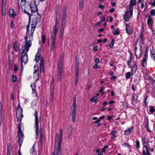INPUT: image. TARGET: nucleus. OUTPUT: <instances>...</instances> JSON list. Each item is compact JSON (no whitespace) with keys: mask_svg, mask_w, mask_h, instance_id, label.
<instances>
[{"mask_svg":"<svg viewBox=\"0 0 155 155\" xmlns=\"http://www.w3.org/2000/svg\"><path fill=\"white\" fill-rule=\"evenodd\" d=\"M54 89L53 88L52 89L51 88V98H50V100L52 102L54 100Z\"/></svg>","mask_w":155,"mask_h":155,"instance_id":"obj_25","label":"nucleus"},{"mask_svg":"<svg viewBox=\"0 0 155 155\" xmlns=\"http://www.w3.org/2000/svg\"><path fill=\"white\" fill-rule=\"evenodd\" d=\"M51 155H61V150L54 149V151L52 152Z\"/></svg>","mask_w":155,"mask_h":155,"instance_id":"obj_22","label":"nucleus"},{"mask_svg":"<svg viewBox=\"0 0 155 155\" xmlns=\"http://www.w3.org/2000/svg\"><path fill=\"white\" fill-rule=\"evenodd\" d=\"M5 4L6 0H2V8H4L6 7Z\"/></svg>","mask_w":155,"mask_h":155,"instance_id":"obj_46","label":"nucleus"},{"mask_svg":"<svg viewBox=\"0 0 155 155\" xmlns=\"http://www.w3.org/2000/svg\"><path fill=\"white\" fill-rule=\"evenodd\" d=\"M36 2H37V0H34V1H31L30 4V6L31 8V12L32 13H33L36 11L37 9L35 4Z\"/></svg>","mask_w":155,"mask_h":155,"instance_id":"obj_9","label":"nucleus"},{"mask_svg":"<svg viewBox=\"0 0 155 155\" xmlns=\"http://www.w3.org/2000/svg\"><path fill=\"white\" fill-rule=\"evenodd\" d=\"M34 75L35 76L34 77V78L35 79L36 81H37L39 78L38 72V70L35 71L34 72Z\"/></svg>","mask_w":155,"mask_h":155,"instance_id":"obj_26","label":"nucleus"},{"mask_svg":"<svg viewBox=\"0 0 155 155\" xmlns=\"http://www.w3.org/2000/svg\"><path fill=\"white\" fill-rule=\"evenodd\" d=\"M28 28L27 26V32H26V35L24 39L25 41V43L22 45L21 48L20 50V53H27L28 52L31 46L32 43L30 41H27L28 38V34H29V32L28 31Z\"/></svg>","mask_w":155,"mask_h":155,"instance_id":"obj_2","label":"nucleus"},{"mask_svg":"<svg viewBox=\"0 0 155 155\" xmlns=\"http://www.w3.org/2000/svg\"><path fill=\"white\" fill-rule=\"evenodd\" d=\"M97 99L98 98L97 97L95 96L91 98V101L92 102H95V103H96Z\"/></svg>","mask_w":155,"mask_h":155,"instance_id":"obj_40","label":"nucleus"},{"mask_svg":"<svg viewBox=\"0 0 155 155\" xmlns=\"http://www.w3.org/2000/svg\"><path fill=\"white\" fill-rule=\"evenodd\" d=\"M63 58V56H61L58 63L57 81L58 82H60L61 81L62 78V67Z\"/></svg>","mask_w":155,"mask_h":155,"instance_id":"obj_4","label":"nucleus"},{"mask_svg":"<svg viewBox=\"0 0 155 155\" xmlns=\"http://www.w3.org/2000/svg\"><path fill=\"white\" fill-rule=\"evenodd\" d=\"M115 41V40L114 39H112V40L111 43L109 44V46L110 48H112L113 47Z\"/></svg>","mask_w":155,"mask_h":155,"instance_id":"obj_39","label":"nucleus"},{"mask_svg":"<svg viewBox=\"0 0 155 155\" xmlns=\"http://www.w3.org/2000/svg\"><path fill=\"white\" fill-rule=\"evenodd\" d=\"M131 61L130 59L127 61V64L129 66H130L131 65Z\"/></svg>","mask_w":155,"mask_h":155,"instance_id":"obj_62","label":"nucleus"},{"mask_svg":"<svg viewBox=\"0 0 155 155\" xmlns=\"http://www.w3.org/2000/svg\"><path fill=\"white\" fill-rule=\"evenodd\" d=\"M137 96L135 94H134L133 96V100L135 101L137 100Z\"/></svg>","mask_w":155,"mask_h":155,"instance_id":"obj_53","label":"nucleus"},{"mask_svg":"<svg viewBox=\"0 0 155 155\" xmlns=\"http://www.w3.org/2000/svg\"><path fill=\"white\" fill-rule=\"evenodd\" d=\"M22 112V108L20 106L19 104H18L16 110V116L18 121H21L23 117Z\"/></svg>","mask_w":155,"mask_h":155,"instance_id":"obj_7","label":"nucleus"},{"mask_svg":"<svg viewBox=\"0 0 155 155\" xmlns=\"http://www.w3.org/2000/svg\"><path fill=\"white\" fill-rule=\"evenodd\" d=\"M41 39L42 40V43L44 44L46 41V38L45 35L43 34L41 37Z\"/></svg>","mask_w":155,"mask_h":155,"instance_id":"obj_36","label":"nucleus"},{"mask_svg":"<svg viewBox=\"0 0 155 155\" xmlns=\"http://www.w3.org/2000/svg\"><path fill=\"white\" fill-rule=\"evenodd\" d=\"M142 53V50L141 48L138 50V48L136 47L135 49V54L137 58H139L140 57Z\"/></svg>","mask_w":155,"mask_h":155,"instance_id":"obj_13","label":"nucleus"},{"mask_svg":"<svg viewBox=\"0 0 155 155\" xmlns=\"http://www.w3.org/2000/svg\"><path fill=\"white\" fill-rule=\"evenodd\" d=\"M13 47L14 50L15 51H17L18 50V48L17 45L15 42L13 43Z\"/></svg>","mask_w":155,"mask_h":155,"instance_id":"obj_51","label":"nucleus"},{"mask_svg":"<svg viewBox=\"0 0 155 155\" xmlns=\"http://www.w3.org/2000/svg\"><path fill=\"white\" fill-rule=\"evenodd\" d=\"M153 18L151 16H149L147 19V24L149 26H152L153 22Z\"/></svg>","mask_w":155,"mask_h":155,"instance_id":"obj_17","label":"nucleus"},{"mask_svg":"<svg viewBox=\"0 0 155 155\" xmlns=\"http://www.w3.org/2000/svg\"><path fill=\"white\" fill-rule=\"evenodd\" d=\"M136 146L137 149L140 148V143L139 140H137L136 141Z\"/></svg>","mask_w":155,"mask_h":155,"instance_id":"obj_44","label":"nucleus"},{"mask_svg":"<svg viewBox=\"0 0 155 155\" xmlns=\"http://www.w3.org/2000/svg\"><path fill=\"white\" fill-rule=\"evenodd\" d=\"M66 7L64 6L63 8L61 20H65L66 17Z\"/></svg>","mask_w":155,"mask_h":155,"instance_id":"obj_16","label":"nucleus"},{"mask_svg":"<svg viewBox=\"0 0 155 155\" xmlns=\"http://www.w3.org/2000/svg\"><path fill=\"white\" fill-rule=\"evenodd\" d=\"M76 111H72V121L74 123L75 121Z\"/></svg>","mask_w":155,"mask_h":155,"instance_id":"obj_30","label":"nucleus"},{"mask_svg":"<svg viewBox=\"0 0 155 155\" xmlns=\"http://www.w3.org/2000/svg\"><path fill=\"white\" fill-rule=\"evenodd\" d=\"M145 3V1H143L141 4L140 8L141 9H143L144 7V4Z\"/></svg>","mask_w":155,"mask_h":155,"instance_id":"obj_59","label":"nucleus"},{"mask_svg":"<svg viewBox=\"0 0 155 155\" xmlns=\"http://www.w3.org/2000/svg\"><path fill=\"white\" fill-rule=\"evenodd\" d=\"M73 110L72 111H76V101H73Z\"/></svg>","mask_w":155,"mask_h":155,"instance_id":"obj_35","label":"nucleus"},{"mask_svg":"<svg viewBox=\"0 0 155 155\" xmlns=\"http://www.w3.org/2000/svg\"><path fill=\"white\" fill-rule=\"evenodd\" d=\"M147 58H144L143 61V65L144 66L145 65H146L147 64Z\"/></svg>","mask_w":155,"mask_h":155,"instance_id":"obj_55","label":"nucleus"},{"mask_svg":"<svg viewBox=\"0 0 155 155\" xmlns=\"http://www.w3.org/2000/svg\"><path fill=\"white\" fill-rule=\"evenodd\" d=\"M33 33H31L29 37V40L28 41H31V42L33 40Z\"/></svg>","mask_w":155,"mask_h":155,"instance_id":"obj_52","label":"nucleus"},{"mask_svg":"<svg viewBox=\"0 0 155 155\" xmlns=\"http://www.w3.org/2000/svg\"><path fill=\"white\" fill-rule=\"evenodd\" d=\"M40 55L39 53H37L35 56V60L37 63L39 60Z\"/></svg>","mask_w":155,"mask_h":155,"instance_id":"obj_33","label":"nucleus"},{"mask_svg":"<svg viewBox=\"0 0 155 155\" xmlns=\"http://www.w3.org/2000/svg\"><path fill=\"white\" fill-rule=\"evenodd\" d=\"M21 54L20 60H21V70L23 69V63L26 64L28 61V57L27 53H20Z\"/></svg>","mask_w":155,"mask_h":155,"instance_id":"obj_6","label":"nucleus"},{"mask_svg":"<svg viewBox=\"0 0 155 155\" xmlns=\"http://www.w3.org/2000/svg\"><path fill=\"white\" fill-rule=\"evenodd\" d=\"M36 84V82H34L33 83V84H31V86L32 88V91H33V93H35L36 92V90H35V84Z\"/></svg>","mask_w":155,"mask_h":155,"instance_id":"obj_32","label":"nucleus"},{"mask_svg":"<svg viewBox=\"0 0 155 155\" xmlns=\"http://www.w3.org/2000/svg\"><path fill=\"white\" fill-rule=\"evenodd\" d=\"M9 13L10 16L13 18H15L16 15V12H15L14 10L13 9H11L10 10Z\"/></svg>","mask_w":155,"mask_h":155,"instance_id":"obj_20","label":"nucleus"},{"mask_svg":"<svg viewBox=\"0 0 155 155\" xmlns=\"http://www.w3.org/2000/svg\"><path fill=\"white\" fill-rule=\"evenodd\" d=\"M17 80V77L15 75H12V81L14 82H15Z\"/></svg>","mask_w":155,"mask_h":155,"instance_id":"obj_54","label":"nucleus"},{"mask_svg":"<svg viewBox=\"0 0 155 155\" xmlns=\"http://www.w3.org/2000/svg\"><path fill=\"white\" fill-rule=\"evenodd\" d=\"M79 63L78 61H77L76 62V63L75 67V70H79Z\"/></svg>","mask_w":155,"mask_h":155,"instance_id":"obj_45","label":"nucleus"},{"mask_svg":"<svg viewBox=\"0 0 155 155\" xmlns=\"http://www.w3.org/2000/svg\"><path fill=\"white\" fill-rule=\"evenodd\" d=\"M136 4L137 2L136 0H130L129 9V12L130 13L131 15H132L133 13V6L136 5Z\"/></svg>","mask_w":155,"mask_h":155,"instance_id":"obj_10","label":"nucleus"},{"mask_svg":"<svg viewBox=\"0 0 155 155\" xmlns=\"http://www.w3.org/2000/svg\"><path fill=\"white\" fill-rule=\"evenodd\" d=\"M150 15L149 16H154L155 15V9H153L151 10L150 12Z\"/></svg>","mask_w":155,"mask_h":155,"instance_id":"obj_37","label":"nucleus"},{"mask_svg":"<svg viewBox=\"0 0 155 155\" xmlns=\"http://www.w3.org/2000/svg\"><path fill=\"white\" fill-rule=\"evenodd\" d=\"M104 87L102 86L101 87V89L99 90V92L101 93L102 92V94H104V92L103 91L104 89Z\"/></svg>","mask_w":155,"mask_h":155,"instance_id":"obj_57","label":"nucleus"},{"mask_svg":"<svg viewBox=\"0 0 155 155\" xmlns=\"http://www.w3.org/2000/svg\"><path fill=\"white\" fill-rule=\"evenodd\" d=\"M142 153L143 155H150L149 150L147 146H145L143 147Z\"/></svg>","mask_w":155,"mask_h":155,"instance_id":"obj_15","label":"nucleus"},{"mask_svg":"<svg viewBox=\"0 0 155 155\" xmlns=\"http://www.w3.org/2000/svg\"><path fill=\"white\" fill-rule=\"evenodd\" d=\"M126 32L128 34H130L131 32V30L127 24L126 25Z\"/></svg>","mask_w":155,"mask_h":155,"instance_id":"obj_27","label":"nucleus"},{"mask_svg":"<svg viewBox=\"0 0 155 155\" xmlns=\"http://www.w3.org/2000/svg\"><path fill=\"white\" fill-rule=\"evenodd\" d=\"M60 12L58 9L56 10V24L55 28L52 30L51 33V51H54L55 47V39L56 38V34L58 31V29L56 28L57 23L58 24L60 19Z\"/></svg>","mask_w":155,"mask_h":155,"instance_id":"obj_1","label":"nucleus"},{"mask_svg":"<svg viewBox=\"0 0 155 155\" xmlns=\"http://www.w3.org/2000/svg\"><path fill=\"white\" fill-rule=\"evenodd\" d=\"M65 21L61 20V26L60 28V38H62L63 32H64V25L65 23Z\"/></svg>","mask_w":155,"mask_h":155,"instance_id":"obj_11","label":"nucleus"},{"mask_svg":"<svg viewBox=\"0 0 155 155\" xmlns=\"http://www.w3.org/2000/svg\"><path fill=\"white\" fill-rule=\"evenodd\" d=\"M151 57L154 58L155 61V50H154L153 48L152 49H151L150 51Z\"/></svg>","mask_w":155,"mask_h":155,"instance_id":"obj_28","label":"nucleus"},{"mask_svg":"<svg viewBox=\"0 0 155 155\" xmlns=\"http://www.w3.org/2000/svg\"><path fill=\"white\" fill-rule=\"evenodd\" d=\"M26 3L25 0H21V6H24Z\"/></svg>","mask_w":155,"mask_h":155,"instance_id":"obj_47","label":"nucleus"},{"mask_svg":"<svg viewBox=\"0 0 155 155\" xmlns=\"http://www.w3.org/2000/svg\"><path fill=\"white\" fill-rule=\"evenodd\" d=\"M150 109L149 110V111L151 113H154L155 111V110L154 107L152 106H150Z\"/></svg>","mask_w":155,"mask_h":155,"instance_id":"obj_41","label":"nucleus"},{"mask_svg":"<svg viewBox=\"0 0 155 155\" xmlns=\"http://www.w3.org/2000/svg\"><path fill=\"white\" fill-rule=\"evenodd\" d=\"M18 9L21 12H23L24 11V9H23V8L22 7V6H20L19 4V2H18Z\"/></svg>","mask_w":155,"mask_h":155,"instance_id":"obj_49","label":"nucleus"},{"mask_svg":"<svg viewBox=\"0 0 155 155\" xmlns=\"http://www.w3.org/2000/svg\"><path fill=\"white\" fill-rule=\"evenodd\" d=\"M99 67L98 65L97 64H95L93 66V68L94 69L97 68Z\"/></svg>","mask_w":155,"mask_h":155,"instance_id":"obj_64","label":"nucleus"},{"mask_svg":"<svg viewBox=\"0 0 155 155\" xmlns=\"http://www.w3.org/2000/svg\"><path fill=\"white\" fill-rule=\"evenodd\" d=\"M44 61L43 58H41L40 60V71L41 73H43L44 71Z\"/></svg>","mask_w":155,"mask_h":155,"instance_id":"obj_14","label":"nucleus"},{"mask_svg":"<svg viewBox=\"0 0 155 155\" xmlns=\"http://www.w3.org/2000/svg\"><path fill=\"white\" fill-rule=\"evenodd\" d=\"M120 30L117 28V30L113 29V34L114 35H117L119 34Z\"/></svg>","mask_w":155,"mask_h":155,"instance_id":"obj_31","label":"nucleus"},{"mask_svg":"<svg viewBox=\"0 0 155 155\" xmlns=\"http://www.w3.org/2000/svg\"><path fill=\"white\" fill-rule=\"evenodd\" d=\"M122 146L123 147H125V146L127 147H128L129 148H130V145H129V144H128V143H124L122 144Z\"/></svg>","mask_w":155,"mask_h":155,"instance_id":"obj_58","label":"nucleus"},{"mask_svg":"<svg viewBox=\"0 0 155 155\" xmlns=\"http://www.w3.org/2000/svg\"><path fill=\"white\" fill-rule=\"evenodd\" d=\"M147 97H146L145 98V101H144V104H145V106L146 107L147 106V104H148L147 103V101H146V100H147Z\"/></svg>","mask_w":155,"mask_h":155,"instance_id":"obj_63","label":"nucleus"},{"mask_svg":"<svg viewBox=\"0 0 155 155\" xmlns=\"http://www.w3.org/2000/svg\"><path fill=\"white\" fill-rule=\"evenodd\" d=\"M100 150L97 149L96 150V155H103V154L101 152H100Z\"/></svg>","mask_w":155,"mask_h":155,"instance_id":"obj_42","label":"nucleus"},{"mask_svg":"<svg viewBox=\"0 0 155 155\" xmlns=\"http://www.w3.org/2000/svg\"><path fill=\"white\" fill-rule=\"evenodd\" d=\"M2 103L0 102V126L1 125V124L3 120L2 117Z\"/></svg>","mask_w":155,"mask_h":155,"instance_id":"obj_18","label":"nucleus"},{"mask_svg":"<svg viewBox=\"0 0 155 155\" xmlns=\"http://www.w3.org/2000/svg\"><path fill=\"white\" fill-rule=\"evenodd\" d=\"M132 15H131L129 11H127L124 12V19L125 21L127 22L129 21V18H131L132 16Z\"/></svg>","mask_w":155,"mask_h":155,"instance_id":"obj_12","label":"nucleus"},{"mask_svg":"<svg viewBox=\"0 0 155 155\" xmlns=\"http://www.w3.org/2000/svg\"><path fill=\"white\" fill-rule=\"evenodd\" d=\"M72 130L71 129L70 130V132L68 134V137L69 139H70L71 138V137L72 135Z\"/></svg>","mask_w":155,"mask_h":155,"instance_id":"obj_56","label":"nucleus"},{"mask_svg":"<svg viewBox=\"0 0 155 155\" xmlns=\"http://www.w3.org/2000/svg\"><path fill=\"white\" fill-rule=\"evenodd\" d=\"M78 79H79L78 77H76L75 81V85H77V84H78Z\"/></svg>","mask_w":155,"mask_h":155,"instance_id":"obj_60","label":"nucleus"},{"mask_svg":"<svg viewBox=\"0 0 155 155\" xmlns=\"http://www.w3.org/2000/svg\"><path fill=\"white\" fill-rule=\"evenodd\" d=\"M18 143L19 145L21 147L22 145L23 140V135L21 130V127L19 126H18Z\"/></svg>","mask_w":155,"mask_h":155,"instance_id":"obj_8","label":"nucleus"},{"mask_svg":"<svg viewBox=\"0 0 155 155\" xmlns=\"http://www.w3.org/2000/svg\"><path fill=\"white\" fill-rule=\"evenodd\" d=\"M36 26V25H31V33H34V31L35 30V27Z\"/></svg>","mask_w":155,"mask_h":155,"instance_id":"obj_43","label":"nucleus"},{"mask_svg":"<svg viewBox=\"0 0 155 155\" xmlns=\"http://www.w3.org/2000/svg\"><path fill=\"white\" fill-rule=\"evenodd\" d=\"M83 7V1L82 0H81L79 2V8L80 10H81Z\"/></svg>","mask_w":155,"mask_h":155,"instance_id":"obj_29","label":"nucleus"},{"mask_svg":"<svg viewBox=\"0 0 155 155\" xmlns=\"http://www.w3.org/2000/svg\"><path fill=\"white\" fill-rule=\"evenodd\" d=\"M35 144H34L33 145L32 148L30 150V153L32 154L34 152H35V153L36 152V151L35 150Z\"/></svg>","mask_w":155,"mask_h":155,"instance_id":"obj_38","label":"nucleus"},{"mask_svg":"<svg viewBox=\"0 0 155 155\" xmlns=\"http://www.w3.org/2000/svg\"><path fill=\"white\" fill-rule=\"evenodd\" d=\"M2 15H5L6 11H5V8H2Z\"/></svg>","mask_w":155,"mask_h":155,"instance_id":"obj_48","label":"nucleus"},{"mask_svg":"<svg viewBox=\"0 0 155 155\" xmlns=\"http://www.w3.org/2000/svg\"><path fill=\"white\" fill-rule=\"evenodd\" d=\"M34 116L35 117V134L37 136H38V131L39 128V125L38 123L39 118L38 117V112L36 109H35V110Z\"/></svg>","mask_w":155,"mask_h":155,"instance_id":"obj_5","label":"nucleus"},{"mask_svg":"<svg viewBox=\"0 0 155 155\" xmlns=\"http://www.w3.org/2000/svg\"><path fill=\"white\" fill-rule=\"evenodd\" d=\"M63 130L61 129L60 130V135L57 134L55 137V145L54 149H56L58 150H61V140L62 138Z\"/></svg>","mask_w":155,"mask_h":155,"instance_id":"obj_3","label":"nucleus"},{"mask_svg":"<svg viewBox=\"0 0 155 155\" xmlns=\"http://www.w3.org/2000/svg\"><path fill=\"white\" fill-rule=\"evenodd\" d=\"M149 4L152 6H155V0H153L152 2H149Z\"/></svg>","mask_w":155,"mask_h":155,"instance_id":"obj_50","label":"nucleus"},{"mask_svg":"<svg viewBox=\"0 0 155 155\" xmlns=\"http://www.w3.org/2000/svg\"><path fill=\"white\" fill-rule=\"evenodd\" d=\"M7 155H10V152L12 150V147L10 143L8 144L7 145Z\"/></svg>","mask_w":155,"mask_h":155,"instance_id":"obj_23","label":"nucleus"},{"mask_svg":"<svg viewBox=\"0 0 155 155\" xmlns=\"http://www.w3.org/2000/svg\"><path fill=\"white\" fill-rule=\"evenodd\" d=\"M38 23V17L36 16H34L33 17L32 21V25H36Z\"/></svg>","mask_w":155,"mask_h":155,"instance_id":"obj_19","label":"nucleus"},{"mask_svg":"<svg viewBox=\"0 0 155 155\" xmlns=\"http://www.w3.org/2000/svg\"><path fill=\"white\" fill-rule=\"evenodd\" d=\"M79 70H75L76 77H78V72Z\"/></svg>","mask_w":155,"mask_h":155,"instance_id":"obj_61","label":"nucleus"},{"mask_svg":"<svg viewBox=\"0 0 155 155\" xmlns=\"http://www.w3.org/2000/svg\"><path fill=\"white\" fill-rule=\"evenodd\" d=\"M131 75V72H128L125 74V78L127 79H128L130 78Z\"/></svg>","mask_w":155,"mask_h":155,"instance_id":"obj_34","label":"nucleus"},{"mask_svg":"<svg viewBox=\"0 0 155 155\" xmlns=\"http://www.w3.org/2000/svg\"><path fill=\"white\" fill-rule=\"evenodd\" d=\"M137 66L136 64H134L131 68V71L132 73H134L137 70Z\"/></svg>","mask_w":155,"mask_h":155,"instance_id":"obj_24","label":"nucleus"},{"mask_svg":"<svg viewBox=\"0 0 155 155\" xmlns=\"http://www.w3.org/2000/svg\"><path fill=\"white\" fill-rule=\"evenodd\" d=\"M133 130V127L130 128H128L124 131V134L126 135H128L130 134Z\"/></svg>","mask_w":155,"mask_h":155,"instance_id":"obj_21","label":"nucleus"}]
</instances>
